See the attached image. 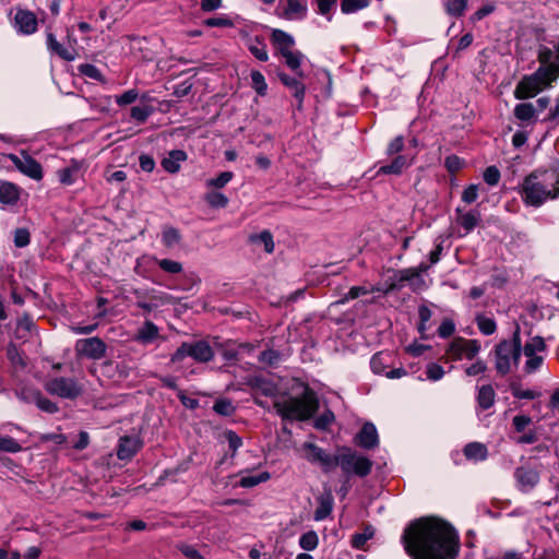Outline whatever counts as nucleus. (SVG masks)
I'll use <instances>...</instances> for the list:
<instances>
[{"mask_svg":"<svg viewBox=\"0 0 559 559\" xmlns=\"http://www.w3.org/2000/svg\"><path fill=\"white\" fill-rule=\"evenodd\" d=\"M356 443L364 449L376 448L379 443V436L372 423H366L355 438Z\"/></svg>","mask_w":559,"mask_h":559,"instance_id":"f3484780","label":"nucleus"},{"mask_svg":"<svg viewBox=\"0 0 559 559\" xmlns=\"http://www.w3.org/2000/svg\"><path fill=\"white\" fill-rule=\"evenodd\" d=\"M496 393L490 384L481 385L478 389L477 403L480 408L488 409L493 406Z\"/></svg>","mask_w":559,"mask_h":559,"instance_id":"7c9ffc66","label":"nucleus"},{"mask_svg":"<svg viewBox=\"0 0 559 559\" xmlns=\"http://www.w3.org/2000/svg\"><path fill=\"white\" fill-rule=\"evenodd\" d=\"M139 94L136 90H128L123 94L116 97V103L119 106H126L136 100Z\"/></svg>","mask_w":559,"mask_h":559,"instance_id":"69168bd1","label":"nucleus"},{"mask_svg":"<svg viewBox=\"0 0 559 559\" xmlns=\"http://www.w3.org/2000/svg\"><path fill=\"white\" fill-rule=\"evenodd\" d=\"M151 261L155 262L162 271H164L165 273H168V274H179L183 270L182 264L178 261L170 260V259H158L153 255H142L141 258H139L136 260V265L134 269L135 272L139 275L144 276L143 272L141 271V267L144 263L151 262Z\"/></svg>","mask_w":559,"mask_h":559,"instance_id":"2eb2a0df","label":"nucleus"},{"mask_svg":"<svg viewBox=\"0 0 559 559\" xmlns=\"http://www.w3.org/2000/svg\"><path fill=\"white\" fill-rule=\"evenodd\" d=\"M22 450L20 443L11 437L0 438V451L8 453H16Z\"/></svg>","mask_w":559,"mask_h":559,"instance_id":"6e6d98bb","label":"nucleus"},{"mask_svg":"<svg viewBox=\"0 0 559 559\" xmlns=\"http://www.w3.org/2000/svg\"><path fill=\"white\" fill-rule=\"evenodd\" d=\"M154 108L150 105L134 106L131 108V118L138 123H143L153 114Z\"/></svg>","mask_w":559,"mask_h":559,"instance_id":"37998d69","label":"nucleus"},{"mask_svg":"<svg viewBox=\"0 0 559 559\" xmlns=\"http://www.w3.org/2000/svg\"><path fill=\"white\" fill-rule=\"evenodd\" d=\"M249 386L254 395L271 396L276 413L286 420H307L318 411L319 401L317 394L308 385H302L296 395L277 393L276 384L261 376L250 378Z\"/></svg>","mask_w":559,"mask_h":559,"instance_id":"f03ea898","label":"nucleus"},{"mask_svg":"<svg viewBox=\"0 0 559 559\" xmlns=\"http://www.w3.org/2000/svg\"><path fill=\"white\" fill-rule=\"evenodd\" d=\"M142 448V442L138 437H122L119 439L117 456L119 460H131Z\"/></svg>","mask_w":559,"mask_h":559,"instance_id":"a211bd4d","label":"nucleus"},{"mask_svg":"<svg viewBox=\"0 0 559 559\" xmlns=\"http://www.w3.org/2000/svg\"><path fill=\"white\" fill-rule=\"evenodd\" d=\"M537 59L539 62L538 68H544L546 73L550 71L555 74V78L559 79V43L555 44L554 47L540 46L538 48Z\"/></svg>","mask_w":559,"mask_h":559,"instance_id":"ddd939ff","label":"nucleus"},{"mask_svg":"<svg viewBox=\"0 0 559 559\" xmlns=\"http://www.w3.org/2000/svg\"><path fill=\"white\" fill-rule=\"evenodd\" d=\"M37 407L46 413L53 414L58 411V406L56 403L45 397L41 393L39 394L36 403Z\"/></svg>","mask_w":559,"mask_h":559,"instance_id":"052dcab7","label":"nucleus"},{"mask_svg":"<svg viewBox=\"0 0 559 559\" xmlns=\"http://www.w3.org/2000/svg\"><path fill=\"white\" fill-rule=\"evenodd\" d=\"M251 86L252 88L260 95L264 96L267 91V84L264 79V75L257 70L251 71Z\"/></svg>","mask_w":559,"mask_h":559,"instance_id":"79ce46f5","label":"nucleus"},{"mask_svg":"<svg viewBox=\"0 0 559 559\" xmlns=\"http://www.w3.org/2000/svg\"><path fill=\"white\" fill-rule=\"evenodd\" d=\"M39 394H40V391H38L37 389H34V388H29V386H24L16 392V395L20 400H22L26 403H34V404L36 403Z\"/></svg>","mask_w":559,"mask_h":559,"instance_id":"603ef678","label":"nucleus"},{"mask_svg":"<svg viewBox=\"0 0 559 559\" xmlns=\"http://www.w3.org/2000/svg\"><path fill=\"white\" fill-rule=\"evenodd\" d=\"M545 349L544 338L540 336L533 337L530 342H527L523 348V353L525 356H533L537 352H543Z\"/></svg>","mask_w":559,"mask_h":559,"instance_id":"09e8293b","label":"nucleus"},{"mask_svg":"<svg viewBox=\"0 0 559 559\" xmlns=\"http://www.w3.org/2000/svg\"><path fill=\"white\" fill-rule=\"evenodd\" d=\"M12 26L20 35H32L38 28L37 16L29 10L15 8Z\"/></svg>","mask_w":559,"mask_h":559,"instance_id":"9b49d317","label":"nucleus"},{"mask_svg":"<svg viewBox=\"0 0 559 559\" xmlns=\"http://www.w3.org/2000/svg\"><path fill=\"white\" fill-rule=\"evenodd\" d=\"M213 409L224 416H229L234 413L235 408L230 401L228 400H218L214 403Z\"/></svg>","mask_w":559,"mask_h":559,"instance_id":"680f3d73","label":"nucleus"},{"mask_svg":"<svg viewBox=\"0 0 559 559\" xmlns=\"http://www.w3.org/2000/svg\"><path fill=\"white\" fill-rule=\"evenodd\" d=\"M377 290L374 287H368V286H353L346 295L340 300L341 304H344L346 301L356 299L360 296L368 295L372 292Z\"/></svg>","mask_w":559,"mask_h":559,"instance_id":"49530a36","label":"nucleus"},{"mask_svg":"<svg viewBox=\"0 0 559 559\" xmlns=\"http://www.w3.org/2000/svg\"><path fill=\"white\" fill-rule=\"evenodd\" d=\"M78 69L81 74H83L84 76H87L90 79H93L96 81H100L103 79L100 71L94 64L83 63V64H80Z\"/></svg>","mask_w":559,"mask_h":559,"instance_id":"4d7b16f0","label":"nucleus"},{"mask_svg":"<svg viewBox=\"0 0 559 559\" xmlns=\"http://www.w3.org/2000/svg\"><path fill=\"white\" fill-rule=\"evenodd\" d=\"M513 115L518 120L528 126L536 121L537 110L532 103H520L515 105Z\"/></svg>","mask_w":559,"mask_h":559,"instance_id":"5701e85b","label":"nucleus"},{"mask_svg":"<svg viewBox=\"0 0 559 559\" xmlns=\"http://www.w3.org/2000/svg\"><path fill=\"white\" fill-rule=\"evenodd\" d=\"M271 477L270 473L262 472L258 475L241 476L239 486L242 488H252L261 483H265Z\"/></svg>","mask_w":559,"mask_h":559,"instance_id":"ea45409f","label":"nucleus"},{"mask_svg":"<svg viewBox=\"0 0 559 559\" xmlns=\"http://www.w3.org/2000/svg\"><path fill=\"white\" fill-rule=\"evenodd\" d=\"M454 332H455V324L450 319H444L438 329V334L442 338L450 337Z\"/></svg>","mask_w":559,"mask_h":559,"instance_id":"338daca9","label":"nucleus"},{"mask_svg":"<svg viewBox=\"0 0 559 559\" xmlns=\"http://www.w3.org/2000/svg\"><path fill=\"white\" fill-rule=\"evenodd\" d=\"M402 542L413 559H455L460 549L455 528L435 516L421 518L409 524Z\"/></svg>","mask_w":559,"mask_h":559,"instance_id":"f257e3e1","label":"nucleus"},{"mask_svg":"<svg viewBox=\"0 0 559 559\" xmlns=\"http://www.w3.org/2000/svg\"><path fill=\"white\" fill-rule=\"evenodd\" d=\"M483 177L486 183L496 186L500 180V171L496 166H489L485 169Z\"/></svg>","mask_w":559,"mask_h":559,"instance_id":"e2e57ef3","label":"nucleus"},{"mask_svg":"<svg viewBox=\"0 0 559 559\" xmlns=\"http://www.w3.org/2000/svg\"><path fill=\"white\" fill-rule=\"evenodd\" d=\"M205 201L209 203V205L215 209H223L228 204V198L224 193L217 191H211L206 193Z\"/></svg>","mask_w":559,"mask_h":559,"instance_id":"c03bdc74","label":"nucleus"},{"mask_svg":"<svg viewBox=\"0 0 559 559\" xmlns=\"http://www.w3.org/2000/svg\"><path fill=\"white\" fill-rule=\"evenodd\" d=\"M47 47L52 53H56L63 60L73 61L76 58L75 50L72 47H64L51 33L47 34Z\"/></svg>","mask_w":559,"mask_h":559,"instance_id":"412c9836","label":"nucleus"},{"mask_svg":"<svg viewBox=\"0 0 559 559\" xmlns=\"http://www.w3.org/2000/svg\"><path fill=\"white\" fill-rule=\"evenodd\" d=\"M558 195L559 174L554 169L536 170L524 179L522 197L528 205L538 207Z\"/></svg>","mask_w":559,"mask_h":559,"instance_id":"7ed1b4c3","label":"nucleus"},{"mask_svg":"<svg viewBox=\"0 0 559 559\" xmlns=\"http://www.w3.org/2000/svg\"><path fill=\"white\" fill-rule=\"evenodd\" d=\"M106 348V344L99 337L82 338L75 343V352L79 356L95 360L105 356Z\"/></svg>","mask_w":559,"mask_h":559,"instance_id":"f8f14e48","label":"nucleus"},{"mask_svg":"<svg viewBox=\"0 0 559 559\" xmlns=\"http://www.w3.org/2000/svg\"><path fill=\"white\" fill-rule=\"evenodd\" d=\"M187 153L182 150H173L162 159V167L169 174L180 170L181 163L187 159Z\"/></svg>","mask_w":559,"mask_h":559,"instance_id":"aec40b11","label":"nucleus"},{"mask_svg":"<svg viewBox=\"0 0 559 559\" xmlns=\"http://www.w3.org/2000/svg\"><path fill=\"white\" fill-rule=\"evenodd\" d=\"M278 78L281 82L292 91L294 97L298 102L297 107L300 109L305 97V85L299 79L289 76L286 73H278Z\"/></svg>","mask_w":559,"mask_h":559,"instance_id":"4be33fe9","label":"nucleus"},{"mask_svg":"<svg viewBox=\"0 0 559 559\" xmlns=\"http://www.w3.org/2000/svg\"><path fill=\"white\" fill-rule=\"evenodd\" d=\"M411 164H412V160H409L406 156L397 155L396 157H394V159L390 164L381 166L378 169L377 174L378 175H400V174H402L403 169L411 166Z\"/></svg>","mask_w":559,"mask_h":559,"instance_id":"393cba45","label":"nucleus"},{"mask_svg":"<svg viewBox=\"0 0 559 559\" xmlns=\"http://www.w3.org/2000/svg\"><path fill=\"white\" fill-rule=\"evenodd\" d=\"M251 241L255 243H261L264 247V250L267 253H272L274 251V241L273 236L270 231L263 230L259 235L252 236Z\"/></svg>","mask_w":559,"mask_h":559,"instance_id":"a18cd8bd","label":"nucleus"},{"mask_svg":"<svg viewBox=\"0 0 559 559\" xmlns=\"http://www.w3.org/2000/svg\"><path fill=\"white\" fill-rule=\"evenodd\" d=\"M556 73H546L544 68H538L534 73L524 75L514 88V97L523 100L535 97L542 91L551 87L557 81Z\"/></svg>","mask_w":559,"mask_h":559,"instance_id":"20e7f679","label":"nucleus"},{"mask_svg":"<svg viewBox=\"0 0 559 559\" xmlns=\"http://www.w3.org/2000/svg\"><path fill=\"white\" fill-rule=\"evenodd\" d=\"M159 336L158 328L151 321H146L142 328L139 329L136 340L142 344H151Z\"/></svg>","mask_w":559,"mask_h":559,"instance_id":"c756f323","label":"nucleus"},{"mask_svg":"<svg viewBox=\"0 0 559 559\" xmlns=\"http://www.w3.org/2000/svg\"><path fill=\"white\" fill-rule=\"evenodd\" d=\"M306 12V7L299 0H286V7L283 9L282 16L293 20L302 16Z\"/></svg>","mask_w":559,"mask_h":559,"instance_id":"e433bc0d","label":"nucleus"},{"mask_svg":"<svg viewBox=\"0 0 559 559\" xmlns=\"http://www.w3.org/2000/svg\"><path fill=\"white\" fill-rule=\"evenodd\" d=\"M545 122L552 124L559 123V95L555 99V106L550 108L548 115L544 118Z\"/></svg>","mask_w":559,"mask_h":559,"instance_id":"774afa93","label":"nucleus"},{"mask_svg":"<svg viewBox=\"0 0 559 559\" xmlns=\"http://www.w3.org/2000/svg\"><path fill=\"white\" fill-rule=\"evenodd\" d=\"M317 501L318 507L314 511L313 518L316 521H322L331 514L333 510L334 499L332 493L328 491L318 497Z\"/></svg>","mask_w":559,"mask_h":559,"instance_id":"b1692460","label":"nucleus"},{"mask_svg":"<svg viewBox=\"0 0 559 559\" xmlns=\"http://www.w3.org/2000/svg\"><path fill=\"white\" fill-rule=\"evenodd\" d=\"M176 548L187 558V559H205L203 555L197 549L195 546L187 544V543H178Z\"/></svg>","mask_w":559,"mask_h":559,"instance_id":"8fccbe9b","label":"nucleus"},{"mask_svg":"<svg viewBox=\"0 0 559 559\" xmlns=\"http://www.w3.org/2000/svg\"><path fill=\"white\" fill-rule=\"evenodd\" d=\"M495 354L496 369L502 376L510 372L512 365L519 364L522 354L519 328L514 331L511 341H502L496 346Z\"/></svg>","mask_w":559,"mask_h":559,"instance_id":"39448f33","label":"nucleus"},{"mask_svg":"<svg viewBox=\"0 0 559 559\" xmlns=\"http://www.w3.org/2000/svg\"><path fill=\"white\" fill-rule=\"evenodd\" d=\"M286 66L293 70L299 78L304 76V72L300 70L301 61L305 58L300 51L289 50L281 55Z\"/></svg>","mask_w":559,"mask_h":559,"instance_id":"473e14b6","label":"nucleus"},{"mask_svg":"<svg viewBox=\"0 0 559 559\" xmlns=\"http://www.w3.org/2000/svg\"><path fill=\"white\" fill-rule=\"evenodd\" d=\"M48 393L62 399L74 400L83 392V386L72 378L58 377L46 382Z\"/></svg>","mask_w":559,"mask_h":559,"instance_id":"9d476101","label":"nucleus"},{"mask_svg":"<svg viewBox=\"0 0 559 559\" xmlns=\"http://www.w3.org/2000/svg\"><path fill=\"white\" fill-rule=\"evenodd\" d=\"M19 199V189L15 185L3 182L0 185V202L2 204H14Z\"/></svg>","mask_w":559,"mask_h":559,"instance_id":"f704fd0d","label":"nucleus"},{"mask_svg":"<svg viewBox=\"0 0 559 559\" xmlns=\"http://www.w3.org/2000/svg\"><path fill=\"white\" fill-rule=\"evenodd\" d=\"M468 0H447L443 2L445 12L450 16H462L467 8Z\"/></svg>","mask_w":559,"mask_h":559,"instance_id":"4c0bfd02","label":"nucleus"},{"mask_svg":"<svg viewBox=\"0 0 559 559\" xmlns=\"http://www.w3.org/2000/svg\"><path fill=\"white\" fill-rule=\"evenodd\" d=\"M373 533H374L373 528L371 526H368L365 528V531L362 533L355 534L353 536V540H352L353 547L358 548V549L362 548L365 546V544L367 543V540L372 538Z\"/></svg>","mask_w":559,"mask_h":559,"instance_id":"5fc2aeb1","label":"nucleus"},{"mask_svg":"<svg viewBox=\"0 0 559 559\" xmlns=\"http://www.w3.org/2000/svg\"><path fill=\"white\" fill-rule=\"evenodd\" d=\"M234 177L231 171H223L217 177L206 181L207 187L221 189L224 188Z\"/></svg>","mask_w":559,"mask_h":559,"instance_id":"3c124183","label":"nucleus"},{"mask_svg":"<svg viewBox=\"0 0 559 559\" xmlns=\"http://www.w3.org/2000/svg\"><path fill=\"white\" fill-rule=\"evenodd\" d=\"M224 438L228 443V448L231 451V456H234L237 450L242 445V439L233 430H226L224 432Z\"/></svg>","mask_w":559,"mask_h":559,"instance_id":"864d4df0","label":"nucleus"},{"mask_svg":"<svg viewBox=\"0 0 559 559\" xmlns=\"http://www.w3.org/2000/svg\"><path fill=\"white\" fill-rule=\"evenodd\" d=\"M319 537L314 531L304 533L299 538V546L307 551L314 550L318 547Z\"/></svg>","mask_w":559,"mask_h":559,"instance_id":"a19ab883","label":"nucleus"},{"mask_svg":"<svg viewBox=\"0 0 559 559\" xmlns=\"http://www.w3.org/2000/svg\"><path fill=\"white\" fill-rule=\"evenodd\" d=\"M512 395L520 400H534L539 396V393L530 389L523 390L519 385H511Z\"/></svg>","mask_w":559,"mask_h":559,"instance_id":"bf43d9fd","label":"nucleus"},{"mask_svg":"<svg viewBox=\"0 0 559 559\" xmlns=\"http://www.w3.org/2000/svg\"><path fill=\"white\" fill-rule=\"evenodd\" d=\"M302 450L305 459L311 464H318L323 473H330L337 467V451L330 454L312 442L304 443Z\"/></svg>","mask_w":559,"mask_h":559,"instance_id":"1a4fd4ad","label":"nucleus"},{"mask_svg":"<svg viewBox=\"0 0 559 559\" xmlns=\"http://www.w3.org/2000/svg\"><path fill=\"white\" fill-rule=\"evenodd\" d=\"M246 46L249 49V51L260 61H267L269 55L266 51V45L263 39H261L258 36L246 37Z\"/></svg>","mask_w":559,"mask_h":559,"instance_id":"bb28decb","label":"nucleus"},{"mask_svg":"<svg viewBox=\"0 0 559 559\" xmlns=\"http://www.w3.org/2000/svg\"><path fill=\"white\" fill-rule=\"evenodd\" d=\"M397 276L400 286H402L403 282H407L414 292H420L426 288L425 280L414 267L401 270Z\"/></svg>","mask_w":559,"mask_h":559,"instance_id":"6ab92c4d","label":"nucleus"},{"mask_svg":"<svg viewBox=\"0 0 559 559\" xmlns=\"http://www.w3.org/2000/svg\"><path fill=\"white\" fill-rule=\"evenodd\" d=\"M181 241L180 231L173 226H165L162 231V243L168 248L173 249Z\"/></svg>","mask_w":559,"mask_h":559,"instance_id":"72a5a7b5","label":"nucleus"},{"mask_svg":"<svg viewBox=\"0 0 559 559\" xmlns=\"http://www.w3.org/2000/svg\"><path fill=\"white\" fill-rule=\"evenodd\" d=\"M369 0H342L341 9L343 13H354L369 5Z\"/></svg>","mask_w":559,"mask_h":559,"instance_id":"de8ad7c7","label":"nucleus"},{"mask_svg":"<svg viewBox=\"0 0 559 559\" xmlns=\"http://www.w3.org/2000/svg\"><path fill=\"white\" fill-rule=\"evenodd\" d=\"M444 373H445V371L442 366H440L436 362H430L427 365L426 374H427V379H429L430 381L441 380L443 378Z\"/></svg>","mask_w":559,"mask_h":559,"instance_id":"13d9d810","label":"nucleus"},{"mask_svg":"<svg viewBox=\"0 0 559 559\" xmlns=\"http://www.w3.org/2000/svg\"><path fill=\"white\" fill-rule=\"evenodd\" d=\"M337 466L346 477H366L372 468V461L347 447L337 449Z\"/></svg>","mask_w":559,"mask_h":559,"instance_id":"423d86ee","label":"nucleus"},{"mask_svg":"<svg viewBox=\"0 0 559 559\" xmlns=\"http://www.w3.org/2000/svg\"><path fill=\"white\" fill-rule=\"evenodd\" d=\"M334 421V414L331 411L323 412L314 421L318 429H326Z\"/></svg>","mask_w":559,"mask_h":559,"instance_id":"0e129e2a","label":"nucleus"},{"mask_svg":"<svg viewBox=\"0 0 559 559\" xmlns=\"http://www.w3.org/2000/svg\"><path fill=\"white\" fill-rule=\"evenodd\" d=\"M272 41L281 55L292 50L293 46L295 45V40L292 35L277 28L273 29L272 32Z\"/></svg>","mask_w":559,"mask_h":559,"instance_id":"cd10ccee","label":"nucleus"},{"mask_svg":"<svg viewBox=\"0 0 559 559\" xmlns=\"http://www.w3.org/2000/svg\"><path fill=\"white\" fill-rule=\"evenodd\" d=\"M8 158L24 175H26L35 180L41 179V177H43L41 166L32 156H29L25 153H22L20 156L14 155V154H8Z\"/></svg>","mask_w":559,"mask_h":559,"instance_id":"4468645a","label":"nucleus"},{"mask_svg":"<svg viewBox=\"0 0 559 559\" xmlns=\"http://www.w3.org/2000/svg\"><path fill=\"white\" fill-rule=\"evenodd\" d=\"M457 223L464 228L465 235L469 234L480 222V213L472 210L468 212H462L456 209Z\"/></svg>","mask_w":559,"mask_h":559,"instance_id":"a878e982","label":"nucleus"},{"mask_svg":"<svg viewBox=\"0 0 559 559\" xmlns=\"http://www.w3.org/2000/svg\"><path fill=\"white\" fill-rule=\"evenodd\" d=\"M516 488L522 492H530L539 483V473L533 468L518 467L514 472Z\"/></svg>","mask_w":559,"mask_h":559,"instance_id":"dca6fc26","label":"nucleus"},{"mask_svg":"<svg viewBox=\"0 0 559 559\" xmlns=\"http://www.w3.org/2000/svg\"><path fill=\"white\" fill-rule=\"evenodd\" d=\"M186 357H191L198 362H207L213 359L214 350L206 341L185 342L174 353L171 361L178 362Z\"/></svg>","mask_w":559,"mask_h":559,"instance_id":"0eeeda50","label":"nucleus"},{"mask_svg":"<svg viewBox=\"0 0 559 559\" xmlns=\"http://www.w3.org/2000/svg\"><path fill=\"white\" fill-rule=\"evenodd\" d=\"M475 321L480 333L484 335H492L497 330L496 321L492 318L486 317L485 314H477Z\"/></svg>","mask_w":559,"mask_h":559,"instance_id":"58836bf2","label":"nucleus"},{"mask_svg":"<svg viewBox=\"0 0 559 559\" xmlns=\"http://www.w3.org/2000/svg\"><path fill=\"white\" fill-rule=\"evenodd\" d=\"M480 343L477 340L455 337L445 350L447 359L450 361L473 360L480 352Z\"/></svg>","mask_w":559,"mask_h":559,"instance_id":"6e6552de","label":"nucleus"},{"mask_svg":"<svg viewBox=\"0 0 559 559\" xmlns=\"http://www.w3.org/2000/svg\"><path fill=\"white\" fill-rule=\"evenodd\" d=\"M464 455L468 460L485 461L488 456V450L486 445L480 442H471L465 445Z\"/></svg>","mask_w":559,"mask_h":559,"instance_id":"2f4dec72","label":"nucleus"},{"mask_svg":"<svg viewBox=\"0 0 559 559\" xmlns=\"http://www.w3.org/2000/svg\"><path fill=\"white\" fill-rule=\"evenodd\" d=\"M57 174L62 185H73L81 176V165L78 162H72L70 166L59 169Z\"/></svg>","mask_w":559,"mask_h":559,"instance_id":"c85d7f7f","label":"nucleus"},{"mask_svg":"<svg viewBox=\"0 0 559 559\" xmlns=\"http://www.w3.org/2000/svg\"><path fill=\"white\" fill-rule=\"evenodd\" d=\"M145 296L150 298L153 304H156V308L165 305H175L177 302V299L170 294L156 289L147 290Z\"/></svg>","mask_w":559,"mask_h":559,"instance_id":"c9c22d12","label":"nucleus"}]
</instances>
